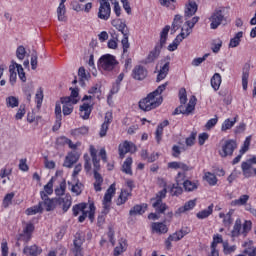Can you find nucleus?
<instances>
[{
	"mask_svg": "<svg viewBox=\"0 0 256 256\" xmlns=\"http://www.w3.org/2000/svg\"><path fill=\"white\" fill-rule=\"evenodd\" d=\"M235 149H237V142L235 140H226L219 151V155L222 157H231Z\"/></svg>",
	"mask_w": 256,
	"mask_h": 256,
	"instance_id": "8",
	"label": "nucleus"
},
{
	"mask_svg": "<svg viewBox=\"0 0 256 256\" xmlns=\"http://www.w3.org/2000/svg\"><path fill=\"white\" fill-rule=\"evenodd\" d=\"M147 211V204L135 205L130 211L129 215L135 217L136 215H143Z\"/></svg>",
	"mask_w": 256,
	"mask_h": 256,
	"instance_id": "24",
	"label": "nucleus"
},
{
	"mask_svg": "<svg viewBox=\"0 0 256 256\" xmlns=\"http://www.w3.org/2000/svg\"><path fill=\"white\" fill-rule=\"evenodd\" d=\"M6 106L15 109V107H19V99L15 96H9L6 98Z\"/></svg>",
	"mask_w": 256,
	"mask_h": 256,
	"instance_id": "39",
	"label": "nucleus"
},
{
	"mask_svg": "<svg viewBox=\"0 0 256 256\" xmlns=\"http://www.w3.org/2000/svg\"><path fill=\"white\" fill-rule=\"evenodd\" d=\"M169 237L170 240L172 241H181V239L185 237V233H183V230H180L178 232L171 234Z\"/></svg>",
	"mask_w": 256,
	"mask_h": 256,
	"instance_id": "53",
	"label": "nucleus"
},
{
	"mask_svg": "<svg viewBox=\"0 0 256 256\" xmlns=\"http://www.w3.org/2000/svg\"><path fill=\"white\" fill-rule=\"evenodd\" d=\"M160 5H163V7H168L169 9H175V0H159Z\"/></svg>",
	"mask_w": 256,
	"mask_h": 256,
	"instance_id": "62",
	"label": "nucleus"
},
{
	"mask_svg": "<svg viewBox=\"0 0 256 256\" xmlns=\"http://www.w3.org/2000/svg\"><path fill=\"white\" fill-rule=\"evenodd\" d=\"M118 151L120 159H125L127 153H135L137 151V146L133 142L124 141L118 146Z\"/></svg>",
	"mask_w": 256,
	"mask_h": 256,
	"instance_id": "9",
	"label": "nucleus"
},
{
	"mask_svg": "<svg viewBox=\"0 0 256 256\" xmlns=\"http://www.w3.org/2000/svg\"><path fill=\"white\" fill-rule=\"evenodd\" d=\"M72 210L74 217H77L80 213L82 214L78 218L79 223H83L87 217L91 222L95 220V204L93 203H90L89 206H87V203L76 204Z\"/></svg>",
	"mask_w": 256,
	"mask_h": 256,
	"instance_id": "2",
	"label": "nucleus"
},
{
	"mask_svg": "<svg viewBox=\"0 0 256 256\" xmlns=\"http://www.w3.org/2000/svg\"><path fill=\"white\" fill-rule=\"evenodd\" d=\"M183 187L187 193H192L193 191H197V189H199V182L198 180L187 179L183 182Z\"/></svg>",
	"mask_w": 256,
	"mask_h": 256,
	"instance_id": "20",
	"label": "nucleus"
},
{
	"mask_svg": "<svg viewBox=\"0 0 256 256\" xmlns=\"http://www.w3.org/2000/svg\"><path fill=\"white\" fill-rule=\"evenodd\" d=\"M71 91V95L70 96H66V97H62V99H71L73 101H77V103H79V88H70Z\"/></svg>",
	"mask_w": 256,
	"mask_h": 256,
	"instance_id": "47",
	"label": "nucleus"
},
{
	"mask_svg": "<svg viewBox=\"0 0 256 256\" xmlns=\"http://www.w3.org/2000/svg\"><path fill=\"white\" fill-rule=\"evenodd\" d=\"M117 66V59L111 54L103 55L99 59V67L104 71H113Z\"/></svg>",
	"mask_w": 256,
	"mask_h": 256,
	"instance_id": "7",
	"label": "nucleus"
},
{
	"mask_svg": "<svg viewBox=\"0 0 256 256\" xmlns=\"http://www.w3.org/2000/svg\"><path fill=\"white\" fill-rule=\"evenodd\" d=\"M91 111H93V103H83V105L80 106V117L84 120L89 119Z\"/></svg>",
	"mask_w": 256,
	"mask_h": 256,
	"instance_id": "18",
	"label": "nucleus"
},
{
	"mask_svg": "<svg viewBox=\"0 0 256 256\" xmlns=\"http://www.w3.org/2000/svg\"><path fill=\"white\" fill-rule=\"evenodd\" d=\"M41 193H45L47 197L53 195V178L44 186V191Z\"/></svg>",
	"mask_w": 256,
	"mask_h": 256,
	"instance_id": "50",
	"label": "nucleus"
},
{
	"mask_svg": "<svg viewBox=\"0 0 256 256\" xmlns=\"http://www.w3.org/2000/svg\"><path fill=\"white\" fill-rule=\"evenodd\" d=\"M241 233V219H237L232 230L233 237H237Z\"/></svg>",
	"mask_w": 256,
	"mask_h": 256,
	"instance_id": "54",
	"label": "nucleus"
},
{
	"mask_svg": "<svg viewBox=\"0 0 256 256\" xmlns=\"http://www.w3.org/2000/svg\"><path fill=\"white\" fill-rule=\"evenodd\" d=\"M197 3L195 1H188L185 5V10H184V17L186 20L189 19V17H193L197 13Z\"/></svg>",
	"mask_w": 256,
	"mask_h": 256,
	"instance_id": "13",
	"label": "nucleus"
},
{
	"mask_svg": "<svg viewBox=\"0 0 256 256\" xmlns=\"http://www.w3.org/2000/svg\"><path fill=\"white\" fill-rule=\"evenodd\" d=\"M66 13H67V8L65 7V4H59L57 8L58 21H62V22L67 21Z\"/></svg>",
	"mask_w": 256,
	"mask_h": 256,
	"instance_id": "29",
	"label": "nucleus"
},
{
	"mask_svg": "<svg viewBox=\"0 0 256 256\" xmlns=\"http://www.w3.org/2000/svg\"><path fill=\"white\" fill-rule=\"evenodd\" d=\"M132 77L136 81H143L147 78V68L142 65H136L132 70Z\"/></svg>",
	"mask_w": 256,
	"mask_h": 256,
	"instance_id": "12",
	"label": "nucleus"
},
{
	"mask_svg": "<svg viewBox=\"0 0 256 256\" xmlns=\"http://www.w3.org/2000/svg\"><path fill=\"white\" fill-rule=\"evenodd\" d=\"M195 105H197V98L195 96H192L186 109H184V112L187 114L192 113V111H195Z\"/></svg>",
	"mask_w": 256,
	"mask_h": 256,
	"instance_id": "40",
	"label": "nucleus"
},
{
	"mask_svg": "<svg viewBox=\"0 0 256 256\" xmlns=\"http://www.w3.org/2000/svg\"><path fill=\"white\" fill-rule=\"evenodd\" d=\"M212 213H213V204H211L210 206H208L207 209L198 212V213L196 214V217H197L198 219H207V217H209V215H211Z\"/></svg>",
	"mask_w": 256,
	"mask_h": 256,
	"instance_id": "36",
	"label": "nucleus"
},
{
	"mask_svg": "<svg viewBox=\"0 0 256 256\" xmlns=\"http://www.w3.org/2000/svg\"><path fill=\"white\" fill-rule=\"evenodd\" d=\"M88 93L90 94V96L85 95L82 101H91V99H93L94 97H97V99H99V97H101V86H99L98 84L94 85L88 91Z\"/></svg>",
	"mask_w": 256,
	"mask_h": 256,
	"instance_id": "19",
	"label": "nucleus"
},
{
	"mask_svg": "<svg viewBox=\"0 0 256 256\" xmlns=\"http://www.w3.org/2000/svg\"><path fill=\"white\" fill-rule=\"evenodd\" d=\"M247 201H249V195L244 194L240 196L239 199L233 200L230 205L231 207H241L247 205Z\"/></svg>",
	"mask_w": 256,
	"mask_h": 256,
	"instance_id": "26",
	"label": "nucleus"
},
{
	"mask_svg": "<svg viewBox=\"0 0 256 256\" xmlns=\"http://www.w3.org/2000/svg\"><path fill=\"white\" fill-rule=\"evenodd\" d=\"M89 151L92 158L93 167H101V164H99V159L97 158V149L95 146L90 145Z\"/></svg>",
	"mask_w": 256,
	"mask_h": 256,
	"instance_id": "33",
	"label": "nucleus"
},
{
	"mask_svg": "<svg viewBox=\"0 0 256 256\" xmlns=\"http://www.w3.org/2000/svg\"><path fill=\"white\" fill-rule=\"evenodd\" d=\"M151 230L152 233H157L158 235H165L167 231H169V228H167V225L163 222H153L151 224Z\"/></svg>",
	"mask_w": 256,
	"mask_h": 256,
	"instance_id": "14",
	"label": "nucleus"
},
{
	"mask_svg": "<svg viewBox=\"0 0 256 256\" xmlns=\"http://www.w3.org/2000/svg\"><path fill=\"white\" fill-rule=\"evenodd\" d=\"M60 101L63 105V115H71L73 113V105H77V100H71V98H61Z\"/></svg>",
	"mask_w": 256,
	"mask_h": 256,
	"instance_id": "11",
	"label": "nucleus"
},
{
	"mask_svg": "<svg viewBox=\"0 0 256 256\" xmlns=\"http://www.w3.org/2000/svg\"><path fill=\"white\" fill-rule=\"evenodd\" d=\"M171 29V26L166 25L163 30L160 33V43L157 44L154 48V50H152L149 55L147 56L145 63H153V61H155V59H157V57H159V55L161 54V49H163V47H165V44L167 43V37L169 35V31Z\"/></svg>",
	"mask_w": 256,
	"mask_h": 256,
	"instance_id": "3",
	"label": "nucleus"
},
{
	"mask_svg": "<svg viewBox=\"0 0 256 256\" xmlns=\"http://www.w3.org/2000/svg\"><path fill=\"white\" fill-rule=\"evenodd\" d=\"M71 191L72 193H75V195H81V193L83 192V184L76 183L75 185H72Z\"/></svg>",
	"mask_w": 256,
	"mask_h": 256,
	"instance_id": "59",
	"label": "nucleus"
},
{
	"mask_svg": "<svg viewBox=\"0 0 256 256\" xmlns=\"http://www.w3.org/2000/svg\"><path fill=\"white\" fill-rule=\"evenodd\" d=\"M241 39H243V31L236 33L235 37L230 40L229 47L235 48L239 47V43H241Z\"/></svg>",
	"mask_w": 256,
	"mask_h": 256,
	"instance_id": "35",
	"label": "nucleus"
},
{
	"mask_svg": "<svg viewBox=\"0 0 256 256\" xmlns=\"http://www.w3.org/2000/svg\"><path fill=\"white\" fill-rule=\"evenodd\" d=\"M66 188H67V183L65 182V180H63V181L60 183L59 188H56V189H55L56 195H58V196L65 195V189H66Z\"/></svg>",
	"mask_w": 256,
	"mask_h": 256,
	"instance_id": "56",
	"label": "nucleus"
},
{
	"mask_svg": "<svg viewBox=\"0 0 256 256\" xmlns=\"http://www.w3.org/2000/svg\"><path fill=\"white\" fill-rule=\"evenodd\" d=\"M197 138V132H192L188 138H186V145L193 147L195 145V139Z\"/></svg>",
	"mask_w": 256,
	"mask_h": 256,
	"instance_id": "57",
	"label": "nucleus"
},
{
	"mask_svg": "<svg viewBox=\"0 0 256 256\" xmlns=\"http://www.w3.org/2000/svg\"><path fill=\"white\" fill-rule=\"evenodd\" d=\"M41 252H42L41 248H39L37 245L25 247L23 250L24 255H31V256L41 255Z\"/></svg>",
	"mask_w": 256,
	"mask_h": 256,
	"instance_id": "25",
	"label": "nucleus"
},
{
	"mask_svg": "<svg viewBox=\"0 0 256 256\" xmlns=\"http://www.w3.org/2000/svg\"><path fill=\"white\" fill-rule=\"evenodd\" d=\"M133 165V158L128 157L124 161L122 165V172L126 173V175H133V170H131V166Z\"/></svg>",
	"mask_w": 256,
	"mask_h": 256,
	"instance_id": "27",
	"label": "nucleus"
},
{
	"mask_svg": "<svg viewBox=\"0 0 256 256\" xmlns=\"http://www.w3.org/2000/svg\"><path fill=\"white\" fill-rule=\"evenodd\" d=\"M179 99H180L181 105H185V103H187V90H185V88L180 89Z\"/></svg>",
	"mask_w": 256,
	"mask_h": 256,
	"instance_id": "60",
	"label": "nucleus"
},
{
	"mask_svg": "<svg viewBox=\"0 0 256 256\" xmlns=\"http://www.w3.org/2000/svg\"><path fill=\"white\" fill-rule=\"evenodd\" d=\"M33 231H35V226L33 223H27L23 229V233L21 234V237L25 243H29V241H31V235H33Z\"/></svg>",
	"mask_w": 256,
	"mask_h": 256,
	"instance_id": "15",
	"label": "nucleus"
},
{
	"mask_svg": "<svg viewBox=\"0 0 256 256\" xmlns=\"http://www.w3.org/2000/svg\"><path fill=\"white\" fill-rule=\"evenodd\" d=\"M36 102L37 105L39 107V105H41V103H43V88H39L36 92Z\"/></svg>",
	"mask_w": 256,
	"mask_h": 256,
	"instance_id": "64",
	"label": "nucleus"
},
{
	"mask_svg": "<svg viewBox=\"0 0 256 256\" xmlns=\"http://www.w3.org/2000/svg\"><path fill=\"white\" fill-rule=\"evenodd\" d=\"M15 69H17L18 77L23 82H27V76H25V70L23 69V66L21 64H17V62H14Z\"/></svg>",
	"mask_w": 256,
	"mask_h": 256,
	"instance_id": "37",
	"label": "nucleus"
},
{
	"mask_svg": "<svg viewBox=\"0 0 256 256\" xmlns=\"http://www.w3.org/2000/svg\"><path fill=\"white\" fill-rule=\"evenodd\" d=\"M115 184H112L106 191L102 205V215L98 216V225H103L105 223V216L111 211V201L113 199V196L115 195Z\"/></svg>",
	"mask_w": 256,
	"mask_h": 256,
	"instance_id": "4",
	"label": "nucleus"
},
{
	"mask_svg": "<svg viewBox=\"0 0 256 256\" xmlns=\"http://www.w3.org/2000/svg\"><path fill=\"white\" fill-rule=\"evenodd\" d=\"M15 61L12 60L11 65L9 66V83L13 86L17 83V72L15 71Z\"/></svg>",
	"mask_w": 256,
	"mask_h": 256,
	"instance_id": "30",
	"label": "nucleus"
},
{
	"mask_svg": "<svg viewBox=\"0 0 256 256\" xmlns=\"http://www.w3.org/2000/svg\"><path fill=\"white\" fill-rule=\"evenodd\" d=\"M195 205H197V199L189 200L184 204V206H181L176 210L175 215H181L182 213H187V211H191L192 209H195Z\"/></svg>",
	"mask_w": 256,
	"mask_h": 256,
	"instance_id": "17",
	"label": "nucleus"
},
{
	"mask_svg": "<svg viewBox=\"0 0 256 256\" xmlns=\"http://www.w3.org/2000/svg\"><path fill=\"white\" fill-rule=\"evenodd\" d=\"M205 181L211 186L217 185V176L211 172H206L204 176Z\"/></svg>",
	"mask_w": 256,
	"mask_h": 256,
	"instance_id": "44",
	"label": "nucleus"
},
{
	"mask_svg": "<svg viewBox=\"0 0 256 256\" xmlns=\"http://www.w3.org/2000/svg\"><path fill=\"white\" fill-rule=\"evenodd\" d=\"M42 199V207H45L46 211H53L58 205V198L50 199L45 192H40Z\"/></svg>",
	"mask_w": 256,
	"mask_h": 256,
	"instance_id": "10",
	"label": "nucleus"
},
{
	"mask_svg": "<svg viewBox=\"0 0 256 256\" xmlns=\"http://www.w3.org/2000/svg\"><path fill=\"white\" fill-rule=\"evenodd\" d=\"M129 197V192L122 191L121 194L118 197L117 205H123L124 203H127V198Z\"/></svg>",
	"mask_w": 256,
	"mask_h": 256,
	"instance_id": "52",
	"label": "nucleus"
},
{
	"mask_svg": "<svg viewBox=\"0 0 256 256\" xmlns=\"http://www.w3.org/2000/svg\"><path fill=\"white\" fill-rule=\"evenodd\" d=\"M232 213L228 212L227 214L225 213H220L219 217L220 219H223V223L225 227H229L231 223H233V219L231 218Z\"/></svg>",
	"mask_w": 256,
	"mask_h": 256,
	"instance_id": "43",
	"label": "nucleus"
},
{
	"mask_svg": "<svg viewBox=\"0 0 256 256\" xmlns=\"http://www.w3.org/2000/svg\"><path fill=\"white\" fill-rule=\"evenodd\" d=\"M169 82H165L158 86L156 90L149 93L145 98L139 101V108L142 111H153V109H157L163 103V96L161 94L163 91L167 89Z\"/></svg>",
	"mask_w": 256,
	"mask_h": 256,
	"instance_id": "1",
	"label": "nucleus"
},
{
	"mask_svg": "<svg viewBox=\"0 0 256 256\" xmlns=\"http://www.w3.org/2000/svg\"><path fill=\"white\" fill-rule=\"evenodd\" d=\"M248 82H249V70H246L242 74V87L244 91H247Z\"/></svg>",
	"mask_w": 256,
	"mask_h": 256,
	"instance_id": "55",
	"label": "nucleus"
},
{
	"mask_svg": "<svg viewBox=\"0 0 256 256\" xmlns=\"http://www.w3.org/2000/svg\"><path fill=\"white\" fill-rule=\"evenodd\" d=\"M58 205H62L64 212L69 211L71 207V197L66 196L65 198H58Z\"/></svg>",
	"mask_w": 256,
	"mask_h": 256,
	"instance_id": "32",
	"label": "nucleus"
},
{
	"mask_svg": "<svg viewBox=\"0 0 256 256\" xmlns=\"http://www.w3.org/2000/svg\"><path fill=\"white\" fill-rule=\"evenodd\" d=\"M43 213V203L39 202L38 205L32 206L26 210V215H37Z\"/></svg>",
	"mask_w": 256,
	"mask_h": 256,
	"instance_id": "31",
	"label": "nucleus"
},
{
	"mask_svg": "<svg viewBox=\"0 0 256 256\" xmlns=\"http://www.w3.org/2000/svg\"><path fill=\"white\" fill-rule=\"evenodd\" d=\"M165 197H167V188L159 191L156 194V198L151 199V201L153 202L152 207L156 209L157 213H165V211H167L168 206L167 204L163 203V199H165Z\"/></svg>",
	"mask_w": 256,
	"mask_h": 256,
	"instance_id": "6",
	"label": "nucleus"
},
{
	"mask_svg": "<svg viewBox=\"0 0 256 256\" xmlns=\"http://www.w3.org/2000/svg\"><path fill=\"white\" fill-rule=\"evenodd\" d=\"M207 57H209V54H204L203 57L201 58H195L193 61H192V66L193 67H199L201 65V63H203V61H206L207 60Z\"/></svg>",
	"mask_w": 256,
	"mask_h": 256,
	"instance_id": "61",
	"label": "nucleus"
},
{
	"mask_svg": "<svg viewBox=\"0 0 256 256\" xmlns=\"http://www.w3.org/2000/svg\"><path fill=\"white\" fill-rule=\"evenodd\" d=\"M167 75H169V62L164 63L160 67V70L158 71V75L156 78L157 83H160V81H163V79H165Z\"/></svg>",
	"mask_w": 256,
	"mask_h": 256,
	"instance_id": "22",
	"label": "nucleus"
},
{
	"mask_svg": "<svg viewBox=\"0 0 256 256\" xmlns=\"http://www.w3.org/2000/svg\"><path fill=\"white\" fill-rule=\"evenodd\" d=\"M77 161H79V156H77V154L71 152L65 158L64 167H68V169H71V167H73V165H75V163H77Z\"/></svg>",
	"mask_w": 256,
	"mask_h": 256,
	"instance_id": "23",
	"label": "nucleus"
},
{
	"mask_svg": "<svg viewBox=\"0 0 256 256\" xmlns=\"http://www.w3.org/2000/svg\"><path fill=\"white\" fill-rule=\"evenodd\" d=\"M210 29H217L221 25H227V13L225 7L216 8L211 14Z\"/></svg>",
	"mask_w": 256,
	"mask_h": 256,
	"instance_id": "5",
	"label": "nucleus"
},
{
	"mask_svg": "<svg viewBox=\"0 0 256 256\" xmlns=\"http://www.w3.org/2000/svg\"><path fill=\"white\" fill-rule=\"evenodd\" d=\"M237 123V118L231 119H226L221 126V131H229V129L233 128L235 124Z\"/></svg>",
	"mask_w": 256,
	"mask_h": 256,
	"instance_id": "34",
	"label": "nucleus"
},
{
	"mask_svg": "<svg viewBox=\"0 0 256 256\" xmlns=\"http://www.w3.org/2000/svg\"><path fill=\"white\" fill-rule=\"evenodd\" d=\"M27 55V50L25 49V46L20 45L16 49V57L19 59V61H23L25 59V56Z\"/></svg>",
	"mask_w": 256,
	"mask_h": 256,
	"instance_id": "45",
	"label": "nucleus"
},
{
	"mask_svg": "<svg viewBox=\"0 0 256 256\" xmlns=\"http://www.w3.org/2000/svg\"><path fill=\"white\" fill-rule=\"evenodd\" d=\"M13 197H15V193H9L7 194L4 199H3V207H5V209H7V207H9L13 201Z\"/></svg>",
	"mask_w": 256,
	"mask_h": 256,
	"instance_id": "51",
	"label": "nucleus"
},
{
	"mask_svg": "<svg viewBox=\"0 0 256 256\" xmlns=\"http://www.w3.org/2000/svg\"><path fill=\"white\" fill-rule=\"evenodd\" d=\"M211 87L214 89V91H219V88L221 87V74L215 73L211 80Z\"/></svg>",
	"mask_w": 256,
	"mask_h": 256,
	"instance_id": "28",
	"label": "nucleus"
},
{
	"mask_svg": "<svg viewBox=\"0 0 256 256\" xmlns=\"http://www.w3.org/2000/svg\"><path fill=\"white\" fill-rule=\"evenodd\" d=\"M127 250V243L125 241L119 242L118 246L114 248V256H119Z\"/></svg>",
	"mask_w": 256,
	"mask_h": 256,
	"instance_id": "41",
	"label": "nucleus"
},
{
	"mask_svg": "<svg viewBox=\"0 0 256 256\" xmlns=\"http://www.w3.org/2000/svg\"><path fill=\"white\" fill-rule=\"evenodd\" d=\"M191 33H193V28L190 26H187V28H182V31L178 35V37H180V39L183 41V39H187V37L190 36Z\"/></svg>",
	"mask_w": 256,
	"mask_h": 256,
	"instance_id": "48",
	"label": "nucleus"
},
{
	"mask_svg": "<svg viewBox=\"0 0 256 256\" xmlns=\"http://www.w3.org/2000/svg\"><path fill=\"white\" fill-rule=\"evenodd\" d=\"M25 113H26V110H25V106L21 105L15 115V119L17 121L23 119V117H25Z\"/></svg>",
	"mask_w": 256,
	"mask_h": 256,
	"instance_id": "63",
	"label": "nucleus"
},
{
	"mask_svg": "<svg viewBox=\"0 0 256 256\" xmlns=\"http://www.w3.org/2000/svg\"><path fill=\"white\" fill-rule=\"evenodd\" d=\"M55 115H56V125H54L53 129L57 130L61 127V104H56Z\"/></svg>",
	"mask_w": 256,
	"mask_h": 256,
	"instance_id": "38",
	"label": "nucleus"
},
{
	"mask_svg": "<svg viewBox=\"0 0 256 256\" xmlns=\"http://www.w3.org/2000/svg\"><path fill=\"white\" fill-rule=\"evenodd\" d=\"M71 133L74 137H81V135H87V133H89V128L87 126H83L72 130Z\"/></svg>",
	"mask_w": 256,
	"mask_h": 256,
	"instance_id": "42",
	"label": "nucleus"
},
{
	"mask_svg": "<svg viewBox=\"0 0 256 256\" xmlns=\"http://www.w3.org/2000/svg\"><path fill=\"white\" fill-rule=\"evenodd\" d=\"M181 41H183L181 39V36H177L174 41L168 45V51H177V47H179V45L181 44Z\"/></svg>",
	"mask_w": 256,
	"mask_h": 256,
	"instance_id": "49",
	"label": "nucleus"
},
{
	"mask_svg": "<svg viewBox=\"0 0 256 256\" xmlns=\"http://www.w3.org/2000/svg\"><path fill=\"white\" fill-rule=\"evenodd\" d=\"M101 167H94L93 173H94V189L95 191L99 192L102 190L101 186L103 185V176L99 174V170Z\"/></svg>",
	"mask_w": 256,
	"mask_h": 256,
	"instance_id": "16",
	"label": "nucleus"
},
{
	"mask_svg": "<svg viewBox=\"0 0 256 256\" xmlns=\"http://www.w3.org/2000/svg\"><path fill=\"white\" fill-rule=\"evenodd\" d=\"M181 23H183V16L181 15H175L173 23H172V31H177L179 27H181Z\"/></svg>",
	"mask_w": 256,
	"mask_h": 256,
	"instance_id": "46",
	"label": "nucleus"
},
{
	"mask_svg": "<svg viewBox=\"0 0 256 256\" xmlns=\"http://www.w3.org/2000/svg\"><path fill=\"white\" fill-rule=\"evenodd\" d=\"M112 25L113 27H116V29H118V31H120L123 36L129 35V28L127 27V24L121 22V20H112Z\"/></svg>",
	"mask_w": 256,
	"mask_h": 256,
	"instance_id": "21",
	"label": "nucleus"
},
{
	"mask_svg": "<svg viewBox=\"0 0 256 256\" xmlns=\"http://www.w3.org/2000/svg\"><path fill=\"white\" fill-rule=\"evenodd\" d=\"M84 169L87 173L91 171V157H89V154H84Z\"/></svg>",
	"mask_w": 256,
	"mask_h": 256,
	"instance_id": "58",
	"label": "nucleus"
}]
</instances>
